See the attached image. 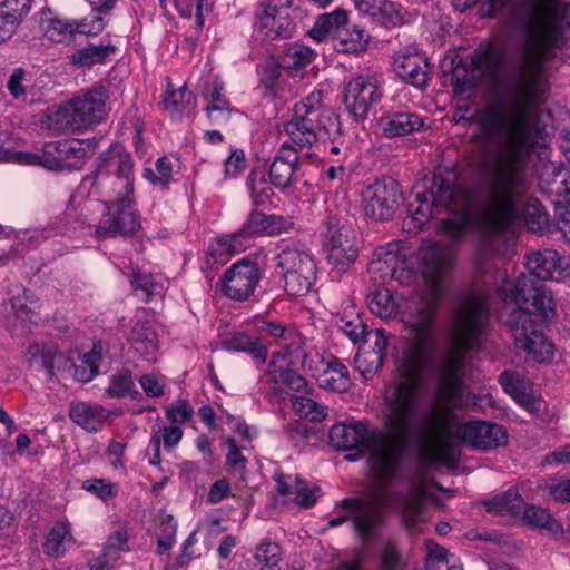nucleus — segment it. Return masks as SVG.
I'll use <instances>...</instances> for the list:
<instances>
[{
  "label": "nucleus",
  "instance_id": "f03ea898",
  "mask_svg": "<svg viewBox=\"0 0 570 570\" xmlns=\"http://www.w3.org/2000/svg\"><path fill=\"white\" fill-rule=\"evenodd\" d=\"M385 426L392 440L380 430H368L362 422L336 423L330 440L341 451L367 450L384 476H392L414 440L423 438L434 420V412L423 410L417 382L407 373L385 387Z\"/></svg>",
  "mask_w": 570,
  "mask_h": 570
},
{
  "label": "nucleus",
  "instance_id": "4c0bfd02",
  "mask_svg": "<svg viewBox=\"0 0 570 570\" xmlns=\"http://www.w3.org/2000/svg\"><path fill=\"white\" fill-rule=\"evenodd\" d=\"M357 3L362 11L379 18L384 26L395 24L400 19L394 4L387 0H358Z\"/></svg>",
  "mask_w": 570,
  "mask_h": 570
},
{
  "label": "nucleus",
  "instance_id": "0eeeda50",
  "mask_svg": "<svg viewBox=\"0 0 570 570\" xmlns=\"http://www.w3.org/2000/svg\"><path fill=\"white\" fill-rule=\"evenodd\" d=\"M6 148L8 157L0 158V161H14L24 164L38 163L42 167L53 170H80L86 164V151L83 150L79 139H61L57 141H48L43 145L41 155H30L13 151L11 141L7 135Z\"/></svg>",
  "mask_w": 570,
  "mask_h": 570
},
{
  "label": "nucleus",
  "instance_id": "c03bdc74",
  "mask_svg": "<svg viewBox=\"0 0 570 570\" xmlns=\"http://www.w3.org/2000/svg\"><path fill=\"white\" fill-rule=\"evenodd\" d=\"M39 303L36 295L27 289L22 288L21 293H17L11 298V307L16 313L18 318L24 321H30L31 314L35 313V309L38 308Z\"/></svg>",
  "mask_w": 570,
  "mask_h": 570
},
{
  "label": "nucleus",
  "instance_id": "9b49d317",
  "mask_svg": "<svg viewBox=\"0 0 570 570\" xmlns=\"http://www.w3.org/2000/svg\"><path fill=\"white\" fill-rule=\"evenodd\" d=\"M364 215L374 222L392 220L402 203L400 184L392 177L375 179L362 193Z\"/></svg>",
  "mask_w": 570,
  "mask_h": 570
},
{
  "label": "nucleus",
  "instance_id": "2f4dec72",
  "mask_svg": "<svg viewBox=\"0 0 570 570\" xmlns=\"http://www.w3.org/2000/svg\"><path fill=\"white\" fill-rule=\"evenodd\" d=\"M528 524L546 529L548 532L552 534H561L562 525L549 513L548 510L535 507V505H527L524 503L521 515Z\"/></svg>",
  "mask_w": 570,
  "mask_h": 570
},
{
  "label": "nucleus",
  "instance_id": "c756f323",
  "mask_svg": "<svg viewBox=\"0 0 570 570\" xmlns=\"http://www.w3.org/2000/svg\"><path fill=\"white\" fill-rule=\"evenodd\" d=\"M116 51V46L108 45H88L76 50L68 56L69 62L77 67H91L97 63H104L108 56Z\"/></svg>",
  "mask_w": 570,
  "mask_h": 570
},
{
  "label": "nucleus",
  "instance_id": "4468645a",
  "mask_svg": "<svg viewBox=\"0 0 570 570\" xmlns=\"http://www.w3.org/2000/svg\"><path fill=\"white\" fill-rule=\"evenodd\" d=\"M292 6L293 0H266L261 3L255 14L258 20L257 33L263 40L273 41L294 36L296 24L288 12Z\"/></svg>",
  "mask_w": 570,
  "mask_h": 570
},
{
  "label": "nucleus",
  "instance_id": "dca6fc26",
  "mask_svg": "<svg viewBox=\"0 0 570 570\" xmlns=\"http://www.w3.org/2000/svg\"><path fill=\"white\" fill-rule=\"evenodd\" d=\"M382 94L375 82L360 76L345 87L343 104L354 121L366 119L371 108L381 101Z\"/></svg>",
  "mask_w": 570,
  "mask_h": 570
},
{
  "label": "nucleus",
  "instance_id": "8fccbe9b",
  "mask_svg": "<svg viewBox=\"0 0 570 570\" xmlns=\"http://www.w3.org/2000/svg\"><path fill=\"white\" fill-rule=\"evenodd\" d=\"M76 35L87 37H96L100 35L107 26V21L102 16L85 17L73 20Z\"/></svg>",
  "mask_w": 570,
  "mask_h": 570
},
{
  "label": "nucleus",
  "instance_id": "3c124183",
  "mask_svg": "<svg viewBox=\"0 0 570 570\" xmlns=\"http://www.w3.org/2000/svg\"><path fill=\"white\" fill-rule=\"evenodd\" d=\"M128 547V533L127 530L120 529L111 533L104 544V554L106 559H116L119 551H127Z\"/></svg>",
  "mask_w": 570,
  "mask_h": 570
},
{
  "label": "nucleus",
  "instance_id": "338daca9",
  "mask_svg": "<svg viewBox=\"0 0 570 570\" xmlns=\"http://www.w3.org/2000/svg\"><path fill=\"white\" fill-rule=\"evenodd\" d=\"M293 492L296 494L295 503L302 508H311L316 502L314 490L304 487L303 481L298 478Z\"/></svg>",
  "mask_w": 570,
  "mask_h": 570
},
{
  "label": "nucleus",
  "instance_id": "412c9836",
  "mask_svg": "<svg viewBox=\"0 0 570 570\" xmlns=\"http://www.w3.org/2000/svg\"><path fill=\"white\" fill-rule=\"evenodd\" d=\"M425 120L426 118L413 111H396L382 117L380 126L385 137L395 138L425 131Z\"/></svg>",
  "mask_w": 570,
  "mask_h": 570
},
{
  "label": "nucleus",
  "instance_id": "5701e85b",
  "mask_svg": "<svg viewBox=\"0 0 570 570\" xmlns=\"http://www.w3.org/2000/svg\"><path fill=\"white\" fill-rule=\"evenodd\" d=\"M426 59L419 55H401L394 59V71L405 82L423 88L428 83Z\"/></svg>",
  "mask_w": 570,
  "mask_h": 570
},
{
  "label": "nucleus",
  "instance_id": "20e7f679",
  "mask_svg": "<svg viewBox=\"0 0 570 570\" xmlns=\"http://www.w3.org/2000/svg\"><path fill=\"white\" fill-rule=\"evenodd\" d=\"M489 322V301L485 294L469 291L456 307L450 341L438 361L436 396L443 407L452 411L465 404L463 399L465 354L480 346Z\"/></svg>",
  "mask_w": 570,
  "mask_h": 570
},
{
  "label": "nucleus",
  "instance_id": "13d9d810",
  "mask_svg": "<svg viewBox=\"0 0 570 570\" xmlns=\"http://www.w3.org/2000/svg\"><path fill=\"white\" fill-rule=\"evenodd\" d=\"M226 444L229 448L226 455V464L243 478L246 469V458L242 454L234 438H228Z\"/></svg>",
  "mask_w": 570,
  "mask_h": 570
},
{
  "label": "nucleus",
  "instance_id": "58836bf2",
  "mask_svg": "<svg viewBox=\"0 0 570 570\" xmlns=\"http://www.w3.org/2000/svg\"><path fill=\"white\" fill-rule=\"evenodd\" d=\"M321 385L334 392L347 391L351 386L347 367L338 361L332 362L321 376Z\"/></svg>",
  "mask_w": 570,
  "mask_h": 570
},
{
  "label": "nucleus",
  "instance_id": "9d476101",
  "mask_svg": "<svg viewBox=\"0 0 570 570\" xmlns=\"http://www.w3.org/2000/svg\"><path fill=\"white\" fill-rule=\"evenodd\" d=\"M282 269L284 288L291 296L306 295L316 279V265L306 252L296 247H285L276 256Z\"/></svg>",
  "mask_w": 570,
  "mask_h": 570
},
{
  "label": "nucleus",
  "instance_id": "39448f33",
  "mask_svg": "<svg viewBox=\"0 0 570 570\" xmlns=\"http://www.w3.org/2000/svg\"><path fill=\"white\" fill-rule=\"evenodd\" d=\"M421 275L428 289V295L411 298L401 312V321L410 328L413 345L417 353L431 344V327L434 313L441 295V281L451 269L449 253L436 243L422 246L419 250Z\"/></svg>",
  "mask_w": 570,
  "mask_h": 570
},
{
  "label": "nucleus",
  "instance_id": "09e8293b",
  "mask_svg": "<svg viewBox=\"0 0 570 570\" xmlns=\"http://www.w3.org/2000/svg\"><path fill=\"white\" fill-rule=\"evenodd\" d=\"M31 82V75L19 67L13 70L7 82V88L14 99H21L27 94Z\"/></svg>",
  "mask_w": 570,
  "mask_h": 570
},
{
  "label": "nucleus",
  "instance_id": "473e14b6",
  "mask_svg": "<svg viewBox=\"0 0 570 570\" xmlns=\"http://www.w3.org/2000/svg\"><path fill=\"white\" fill-rule=\"evenodd\" d=\"M71 531L69 524L66 522H57L48 532L45 542L42 543L43 553L49 557L58 558L66 552L65 541L71 540Z\"/></svg>",
  "mask_w": 570,
  "mask_h": 570
},
{
  "label": "nucleus",
  "instance_id": "f8f14e48",
  "mask_svg": "<svg viewBox=\"0 0 570 570\" xmlns=\"http://www.w3.org/2000/svg\"><path fill=\"white\" fill-rule=\"evenodd\" d=\"M322 235L328 263L337 273L346 272L358 256L354 232L350 226L341 224L337 218L331 217Z\"/></svg>",
  "mask_w": 570,
  "mask_h": 570
},
{
  "label": "nucleus",
  "instance_id": "49530a36",
  "mask_svg": "<svg viewBox=\"0 0 570 570\" xmlns=\"http://www.w3.org/2000/svg\"><path fill=\"white\" fill-rule=\"evenodd\" d=\"M499 383L503 390L512 397H515L520 393L531 387V382L529 379L511 371L502 372L499 376Z\"/></svg>",
  "mask_w": 570,
  "mask_h": 570
},
{
  "label": "nucleus",
  "instance_id": "2eb2a0df",
  "mask_svg": "<svg viewBox=\"0 0 570 570\" xmlns=\"http://www.w3.org/2000/svg\"><path fill=\"white\" fill-rule=\"evenodd\" d=\"M321 92H312L294 107L292 119L285 125V131L292 141L301 147H312L318 138L317 100Z\"/></svg>",
  "mask_w": 570,
  "mask_h": 570
},
{
  "label": "nucleus",
  "instance_id": "7c9ffc66",
  "mask_svg": "<svg viewBox=\"0 0 570 570\" xmlns=\"http://www.w3.org/2000/svg\"><path fill=\"white\" fill-rule=\"evenodd\" d=\"M368 38L358 26L343 27L335 39L334 48L340 52L358 53L367 48Z\"/></svg>",
  "mask_w": 570,
  "mask_h": 570
},
{
  "label": "nucleus",
  "instance_id": "bb28decb",
  "mask_svg": "<svg viewBox=\"0 0 570 570\" xmlns=\"http://www.w3.org/2000/svg\"><path fill=\"white\" fill-rule=\"evenodd\" d=\"M224 345L228 351L247 353L262 364L267 360V347L258 337L250 336L244 332L235 333L225 341Z\"/></svg>",
  "mask_w": 570,
  "mask_h": 570
},
{
  "label": "nucleus",
  "instance_id": "79ce46f5",
  "mask_svg": "<svg viewBox=\"0 0 570 570\" xmlns=\"http://www.w3.org/2000/svg\"><path fill=\"white\" fill-rule=\"evenodd\" d=\"M317 122L318 132H323L330 139L340 136L342 132L338 115L331 108L324 106L322 98L317 100Z\"/></svg>",
  "mask_w": 570,
  "mask_h": 570
},
{
  "label": "nucleus",
  "instance_id": "4be33fe9",
  "mask_svg": "<svg viewBox=\"0 0 570 570\" xmlns=\"http://www.w3.org/2000/svg\"><path fill=\"white\" fill-rule=\"evenodd\" d=\"M296 362L291 354L275 352L272 355L268 367L272 375H275V382H282L291 390L299 392L306 386V380L294 368Z\"/></svg>",
  "mask_w": 570,
  "mask_h": 570
},
{
  "label": "nucleus",
  "instance_id": "ddd939ff",
  "mask_svg": "<svg viewBox=\"0 0 570 570\" xmlns=\"http://www.w3.org/2000/svg\"><path fill=\"white\" fill-rule=\"evenodd\" d=\"M508 433L497 423L471 421L462 423L454 430L453 436L444 439L443 444L451 448L455 444H469L472 449L489 451L507 444Z\"/></svg>",
  "mask_w": 570,
  "mask_h": 570
},
{
  "label": "nucleus",
  "instance_id": "ea45409f",
  "mask_svg": "<svg viewBox=\"0 0 570 570\" xmlns=\"http://www.w3.org/2000/svg\"><path fill=\"white\" fill-rule=\"evenodd\" d=\"M368 308L372 313L382 318H389L396 314L397 305L389 288H380L373 292L367 299Z\"/></svg>",
  "mask_w": 570,
  "mask_h": 570
},
{
  "label": "nucleus",
  "instance_id": "69168bd1",
  "mask_svg": "<svg viewBox=\"0 0 570 570\" xmlns=\"http://www.w3.org/2000/svg\"><path fill=\"white\" fill-rule=\"evenodd\" d=\"M246 168L245 154L240 149H235L225 161L226 177H235Z\"/></svg>",
  "mask_w": 570,
  "mask_h": 570
},
{
  "label": "nucleus",
  "instance_id": "5fc2aeb1",
  "mask_svg": "<svg viewBox=\"0 0 570 570\" xmlns=\"http://www.w3.org/2000/svg\"><path fill=\"white\" fill-rule=\"evenodd\" d=\"M537 488L558 502L570 501V480H563L559 483H554V480H551V482L544 481L539 483Z\"/></svg>",
  "mask_w": 570,
  "mask_h": 570
},
{
  "label": "nucleus",
  "instance_id": "603ef678",
  "mask_svg": "<svg viewBox=\"0 0 570 570\" xmlns=\"http://www.w3.org/2000/svg\"><path fill=\"white\" fill-rule=\"evenodd\" d=\"M187 95V86L184 85L178 90L168 85L163 104L167 111L173 115H180L185 110L184 98Z\"/></svg>",
  "mask_w": 570,
  "mask_h": 570
},
{
  "label": "nucleus",
  "instance_id": "864d4df0",
  "mask_svg": "<svg viewBox=\"0 0 570 570\" xmlns=\"http://www.w3.org/2000/svg\"><path fill=\"white\" fill-rule=\"evenodd\" d=\"M281 548L275 542H263L256 548L255 558L267 568H274L279 562Z\"/></svg>",
  "mask_w": 570,
  "mask_h": 570
},
{
  "label": "nucleus",
  "instance_id": "a18cd8bd",
  "mask_svg": "<svg viewBox=\"0 0 570 570\" xmlns=\"http://www.w3.org/2000/svg\"><path fill=\"white\" fill-rule=\"evenodd\" d=\"M32 0H4L0 3V13L17 28L31 10Z\"/></svg>",
  "mask_w": 570,
  "mask_h": 570
},
{
  "label": "nucleus",
  "instance_id": "1a4fd4ad",
  "mask_svg": "<svg viewBox=\"0 0 570 570\" xmlns=\"http://www.w3.org/2000/svg\"><path fill=\"white\" fill-rule=\"evenodd\" d=\"M472 65L481 73L497 81L505 79L519 90L528 73L529 59L527 53L510 57L504 48L488 45L474 51Z\"/></svg>",
  "mask_w": 570,
  "mask_h": 570
},
{
  "label": "nucleus",
  "instance_id": "e433bc0d",
  "mask_svg": "<svg viewBox=\"0 0 570 570\" xmlns=\"http://www.w3.org/2000/svg\"><path fill=\"white\" fill-rule=\"evenodd\" d=\"M33 348L37 350V352L33 353V358L40 362L41 367L47 372L49 379L55 376L56 370H60L67 364V358L56 345L47 344L42 347L36 345ZM31 350L32 347H30V351Z\"/></svg>",
  "mask_w": 570,
  "mask_h": 570
},
{
  "label": "nucleus",
  "instance_id": "aec40b11",
  "mask_svg": "<svg viewBox=\"0 0 570 570\" xmlns=\"http://www.w3.org/2000/svg\"><path fill=\"white\" fill-rule=\"evenodd\" d=\"M299 166L298 151L293 146L283 144L269 165L268 176L271 183L276 188H288L297 180L296 173Z\"/></svg>",
  "mask_w": 570,
  "mask_h": 570
},
{
  "label": "nucleus",
  "instance_id": "bf43d9fd",
  "mask_svg": "<svg viewBox=\"0 0 570 570\" xmlns=\"http://www.w3.org/2000/svg\"><path fill=\"white\" fill-rule=\"evenodd\" d=\"M151 438H158L159 445L163 442L166 449H173L180 442L183 430L178 425L163 426L154 431Z\"/></svg>",
  "mask_w": 570,
  "mask_h": 570
},
{
  "label": "nucleus",
  "instance_id": "37998d69",
  "mask_svg": "<svg viewBox=\"0 0 570 570\" xmlns=\"http://www.w3.org/2000/svg\"><path fill=\"white\" fill-rule=\"evenodd\" d=\"M371 335L375 336L374 346L377 350V352L375 353L376 357H377V365L375 367L362 368V363H363L362 357L358 355H356V357H355L356 370L361 373V375L365 380L372 379V376L374 375V373L376 372V370L379 368V366L382 363L383 352L385 351V348L387 346V338H386L384 330L376 328L373 331H366L365 337H370Z\"/></svg>",
  "mask_w": 570,
  "mask_h": 570
},
{
  "label": "nucleus",
  "instance_id": "0e129e2a",
  "mask_svg": "<svg viewBox=\"0 0 570 570\" xmlns=\"http://www.w3.org/2000/svg\"><path fill=\"white\" fill-rule=\"evenodd\" d=\"M402 567L401 554L393 543H387L381 556V570H399Z\"/></svg>",
  "mask_w": 570,
  "mask_h": 570
},
{
  "label": "nucleus",
  "instance_id": "a878e982",
  "mask_svg": "<svg viewBox=\"0 0 570 570\" xmlns=\"http://www.w3.org/2000/svg\"><path fill=\"white\" fill-rule=\"evenodd\" d=\"M346 23L347 11L344 9H336L333 12L321 14L308 33L318 42L324 41L328 36H333L336 39L338 32L346 26Z\"/></svg>",
  "mask_w": 570,
  "mask_h": 570
},
{
  "label": "nucleus",
  "instance_id": "c9c22d12",
  "mask_svg": "<svg viewBox=\"0 0 570 570\" xmlns=\"http://www.w3.org/2000/svg\"><path fill=\"white\" fill-rule=\"evenodd\" d=\"M109 397L130 396L136 400L140 396V392L135 389L131 372L129 370H120L110 376V383L106 390Z\"/></svg>",
  "mask_w": 570,
  "mask_h": 570
},
{
  "label": "nucleus",
  "instance_id": "c85d7f7f",
  "mask_svg": "<svg viewBox=\"0 0 570 570\" xmlns=\"http://www.w3.org/2000/svg\"><path fill=\"white\" fill-rule=\"evenodd\" d=\"M104 413V407H92L83 402L72 404L69 410L70 419L89 432H98L102 429Z\"/></svg>",
  "mask_w": 570,
  "mask_h": 570
},
{
  "label": "nucleus",
  "instance_id": "052dcab7",
  "mask_svg": "<svg viewBox=\"0 0 570 570\" xmlns=\"http://www.w3.org/2000/svg\"><path fill=\"white\" fill-rule=\"evenodd\" d=\"M82 488L88 492L94 493L101 500H107L115 495V484L105 479H89L82 483Z\"/></svg>",
  "mask_w": 570,
  "mask_h": 570
},
{
  "label": "nucleus",
  "instance_id": "6ab92c4d",
  "mask_svg": "<svg viewBox=\"0 0 570 570\" xmlns=\"http://www.w3.org/2000/svg\"><path fill=\"white\" fill-rule=\"evenodd\" d=\"M344 509H353L350 514L353 527L364 542L377 537L376 527L381 523L383 512L376 505L365 504L358 499L345 498L341 501Z\"/></svg>",
  "mask_w": 570,
  "mask_h": 570
},
{
  "label": "nucleus",
  "instance_id": "7ed1b4c3",
  "mask_svg": "<svg viewBox=\"0 0 570 570\" xmlns=\"http://www.w3.org/2000/svg\"><path fill=\"white\" fill-rule=\"evenodd\" d=\"M527 268L529 274H521L515 282H505L501 286L504 299L501 318L515 348L542 363L553 355V345L543 330L556 315L551 291L542 282H559L562 271L557 264V253L548 249L529 255Z\"/></svg>",
  "mask_w": 570,
  "mask_h": 570
},
{
  "label": "nucleus",
  "instance_id": "e2e57ef3",
  "mask_svg": "<svg viewBox=\"0 0 570 570\" xmlns=\"http://www.w3.org/2000/svg\"><path fill=\"white\" fill-rule=\"evenodd\" d=\"M282 60L276 61L272 59L262 66V78L261 82L264 87L273 88L281 77Z\"/></svg>",
  "mask_w": 570,
  "mask_h": 570
},
{
  "label": "nucleus",
  "instance_id": "393cba45",
  "mask_svg": "<svg viewBox=\"0 0 570 570\" xmlns=\"http://www.w3.org/2000/svg\"><path fill=\"white\" fill-rule=\"evenodd\" d=\"M399 244H389L386 250L379 253V261L391 267V277L402 285L412 284L417 277L416 272L409 267L406 257L399 252Z\"/></svg>",
  "mask_w": 570,
  "mask_h": 570
},
{
  "label": "nucleus",
  "instance_id": "6e6d98bb",
  "mask_svg": "<svg viewBox=\"0 0 570 570\" xmlns=\"http://www.w3.org/2000/svg\"><path fill=\"white\" fill-rule=\"evenodd\" d=\"M193 414L194 410L187 400H179L176 404L168 406L166 410V416L174 423L173 425L187 422Z\"/></svg>",
  "mask_w": 570,
  "mask_h": 570
},
{
  "label": "nucleus",
  "instance_id": "b1692460",
  "mask_svg": "<svg viewBox=\"0 0 570 570\" xmlns=\"http://www.w3.org/2000/svg\"><path fill=\"white\" fill-rule=\"evenodd\" d=\"M487 512L498 515L520 517L523 510L524 501L518 487H510L507 491L494 495L482 502Z\"/></svg>",
  "mask_w": 570,
  "mask_h": 570
},
{
  "label": "nucleus",
  "instance_id": "a211bd4d",
  "mask_svg": "<svg viewBox=\"0 0 570 570\" xmlns=\"http://www.w3.org/2000/svg\"><path fill=\"white\" fill-rule=\"evenodd\" d=\"M268 215L252 210L243 227L233 235H225L219 237L215 245L210 248L213 256H228L238 253L245 248V240L259 236L267 235Z\"/></svg>",
  "mask_w": 570,
  "mask_h": 570
},
{
  "label": "nucleus",
  "instance_id": "4d7b16f0",
  "mask_svg": "<svg viewBox=\"0 0 570 570\" xmlns=\"http://www.w3.org/2000/svg\"><path fill=\"white\" fill-rule=\"evenodd\" d=\"M295 409L311 421H320L325 417V407L316 403L314 400L308 397L297 399L295 402Z\"/></svg>",
  "mask_w": 570,
  "mask_h": 570
},
{
  "label": "nucleus",
  "instance_id": "f704fd0d",
  "mask_svg": "<svg viewBox=\"0 0 570 570\" xmlns=\"http://www.w3.org/2000/svg\"><path fill=\"white\" fill-rule=\"evenodd\" d=\"M337 326L353 343H360L366 333V324L363 321L362 313L354 307L345 309L337 320Z\"/></svg>",
  "mask_w": 570,
  "mask_h": 570
},
{
  "label": "nucleus",
  "instance_id": "72a5a7b5",
  "mask_svg": "<svg viewBox=\"0 0 570 570\" xmlns=\"http://www.w3.org/2000/svg\"><path fill=\"white\" fill-rule=\"evenodd\" d=\"M315 57L314 51L304 45H289L281 57L282 67L291 71H301L308 66Z\"/></svg>",
  "mask_w": 570,
  "mask_h": 570
},
{
  "label": "nucleus",
  "instance_id": "6e6552de",
  "mask_svg": "<svg viewBox=\"0 0 570 570\" xmlns=\"http://www.w3.org/2000/svg\"><path fill=\"white\" fill-rule=\"evenodd\" d=\"M107 89L98 86L86 92L82 97L73 99L69 107L56 112L50 117L56 130L69 129L80 131L92 125L101 122L106 115Z\"/></svg>",
  "mask_w": 570,
  "mask_h": 570
},
{
  "label": "nucleus",
  "instance_id": "423d86ee",
  "mask_svg": "<svg viewBox=\"0 0 570 570\" xmlns=\"http://www.w3.org/2000/svg\"><path fill=\"white\" fill-rule=\"evenodd\" d=\"M99 165L96 170L83 178V183L96 185L98 176L102 170L111 167L117 168V179L122 183L125 195L111 202H105L106 212L98 225L96 235L104 238H114L116 236L134 237L142 228L140 214L132 208L134 199L130 194L134 193L132 158L128 153H120L110 149L99 156Z\"/></svg>",
  "mask_w": 570,
  "mask_h": 570
},
{
  "label": "nucleus",
  "instance_id": "f257e3e1",
  "mask_svg": "<svg viewBox=\"0 0 570 570\" xmlns=\"http://www.w3.org/2000/svg\"><path fill=\"white\" fill-rule=\"evenodd\" d=\"M514 104L518 121L511 128L507 150L483 168L479 189L468 185L456 170L438 167L428 190L415 196L420 204L431 203L460 219H466L481 205L480 193L487 215L495 228L502 229L512 222L518 213L517 203L527 191L524 149L533 147L540 132L538 127H531L519 92Z\"/></svg>",
  "mask_w": 570,
  "mask_h": 570
},
{
  "label": "nucleus",
  "instance_id": "f3484780",
  "mask_svg": "<svg viewBox=\"0 0 570 570\" xmlns=\"http://www.w3.org/2000/svg\"><path fill=\"white\" fill-rule=\"evenodd\" d=\"M259 282V269L256 263L248 258L233 264L222 281L223 293L234 301H246L253 295Z\"/></svg>",
  "mask_w": 570,
  "mask_h": 570
},
{
  "label": "nucleus",
  "instance_id": "a19ab883",
  "mask_svg": "<svg viewBox=\"0 0 570 570\" xmlns=\"http://www.w3.org/2000/svg\"><path fill=\"white\" fill-rule=\"evenodd\" d=\"M46 36L49 40L58 43H70L76 41L73 20L50 19L46 28Z\"/></svg>",
  "mask_w": 570,
  "mask_h": 570
},
{
  "label": "nucleus",
  "instance_id": "de8ad7c7",
  "mask_svg": "<svg viewBox=\"0 0 570 570\" xmlns=\"http://www.w3.org/2000/svg\"><path fill=\"white\" fill-rule=\"evenodd\" d=\"M424 511V501L419 490H413L404 500L403 513L409 527H413L420 520Z\"/></svg>",
  "mask_w": 570,
  "mask_h": 570
},
{
  "label": "nucleus",
  "instance_id": "680f3d73",
  "mask_svg": "<svg viewBox=\"0 0 570 570\" xmlns=\"http://www.w3.org/2000/svg\"><path fill=\"white\" fill-rule=\"evenodd\" d=\"M233 111L234 109L229 107L228 102H223V105L210 104L206 107L208 119L216 126H224L229 120ZM235 112L237 111L235 110Z\"/></svg>",
  "mask_w": 570,
  "mask_h": 570
},
{
  "label": "nucleus",
  "instance_id": "774afa93",
  "mask_svg": "<svg viewBox=\"0 0 570 570\" xmlns=\"http://www.w3.org/2000/svg\"><path fill=\"white\" fill-rule=\"evenodd\" d=\"M131 286L135 291H142L147 297L154 294L155 282L150 274H145L140 269H136L132 273Z\"/></svg>",
  "mask_w": 570,
  "mask_h": 570
},
{
  "label": "nucleus",
  "instance_id": "cd10ccee",
  "mask_svg": "<svg viewBox=\"0 0 570 570\" xmlns=\"http://www.w3.org/2000/svg\"><path fill=\"white\" fill-rule=\"evenodd\" d=\"M127 341L140 354H149L157 350V334L148 320H137L131 327Z\"/></svg>",
  "mask_w": 570,
  "mask_h": 570
}]
</instances>
